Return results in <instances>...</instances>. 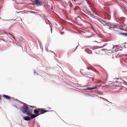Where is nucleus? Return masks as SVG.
Listing matches in <instances>:
<instances>
[{
	"mask_svg": "<svg viewBox=\"0 0 127 127\" xmlns=\"http://www.w3.org/2000/svg\"><path fill=\"white\" fill-rule=\"evenodd\" d=\"M39 112H40L39 110V108L34 110V112L36 114V115H38V116L40 115V113H39Z\"/></svg>",
	"mask_w": 127,
	"mask_h": 127,
	"instance_id": "423d86ee",
	"label": "nucleus"
},
{
	"mask_svg": "<svg viewBox=\"0 0 127 127\" xmlns=\"http://www.w3.org/2000/svg\"><path fill=\"white\" fill-rule=\"evenodd\" d=\"M97 87H98V86H95L94 87H93V88H90V89H84V90H90V89L93 90V89H95Z\"/></svg>",
	"mask_w": 127,
	"mask_h": 127,
	"instance_id": "9b49d317",
	"label": "nucleus"
},
{
	"mask_svg": "<svg viewBox=\"0 0 127 127\" xmlns=\"http://www.w3.org/2000/svg\"><path fill=\"white\" fill-rule=\"evenodd\" d=\"M87 68L88 70H89L90 69V68L89 67H87Z\"/></svg>",
	"mask_w": 127,
	"mask_h": 127,
	"instance_id": "f3484780",
	"label": "nucleus"
},
{
	"mask_svg": "<svg viewBox=\"0 0 127 127\" xmlns=\"http://www.w3.org/2000/svg\"><path fill=\"white\" fill-rule=\"evenodd\" d=\"M32 2L35 4L38 5H42V1L40 0H32Z\"/></svg>",
	"mask_w": 127,
	"mask_h": 127,
	"instance_id": "f03ea898",
	"label": "nucleus"
},
{
	"mask_svg": "<svg viewBox=\"0 0 127 127\" xmlns=\"http://www.w3.org/2000/svg\"><path fill=\"white\" fill-rule=\"evenodd\" d=\"M118 25L116 24H114V25H112V24H111L110 26L111 28H112L113 29H114L115 28H117V26Z\"/></svg>",
	"mask_w": 127,
	"mask_h": 127,
	"instance_id": "1a4fd4ad",
	"label": "nucleus"
},
{
	"mask_svg": "<svg viewBox=\"0 0 127 127\" xmlns=\"http://www.w3.org/2000/svg\"><path fill=\"white\" fill-rule=\"evenodd\" d=\"M24 120L26 121H29L31 119L30 117L27 116L24 117Z\"/></svg>",
	"mask_w": 127,
	"mask_h": 127,
	"instance_id": "6e6552de",
	"label": "nucleus"
},
{
	"mask_svg": "<svg viewBox=\"0 0 127 127\" xmlns=\"http://www.w3.org/2000/svg\"><path fill=\"white\" fill-rule=\"evenodd\" d=\"M20 109L23 113H26L29 116H31L32 114V110L29 107H27L26 108L23 106L20 108Z\"/></svg>",
	"mask_w": 127,
	"mask_h": 127,
	"instance_id": "f257e3e1",
	"label": "nucleus"
},
{
	"mask_svg": "<svg viewBox=\"0 0 127 127\" xmlns=\"http://www.w3.org/2000/svg\"><path fill=\"white\" fill-rule=\"evenodd\" d=\"M60 28H61V29L62 28L63 29V27L62 26L60 25Z\"/></svg>",
	"mask_w": 127,
	"mask_h": 127,
	"instance_id": "2eb2a0df",
	"label": "nucleus"
},
{
	"mask_svg": "<svg viewBox=\"0 0 127 127\" xmlns=\"http://www.w3.org/2000/svg\"><path fill=\"white\" fill-rule=\"evenodd\" d=\"M3 96L7 99H10V96L6 95H4Z\"/></svg>",
	"mask_w": 127,
	"mask_h": 127,
	"instance_id": "9d476101",
	"label": "nucleus"
},
{
	"mask_svg": "<svg viewBox=\"0 0 127 127\" xmlns=\"http://www.w3.org/2000/svg\"><path fill=\"white\" fill-rule=\"evenodd\" d=\"M100 82V81H98V82Z\"/></svg>",
	"mask_w": 127,
	"mask_h": 127,
	"instance_id": "6ab92c4d",
	"label": "nucleus"
},
{
	"mask_svg": "<svg viewBox=\"0 0 127 127\" xmlns=\"http://www.w3.org/2000/svg\"><path fill=\"white\" fill-rule=\"evenodd\" d=\"M30 106L31 107H32L33 108H36V107H34V106Z\"/></svg>",
	"mask_w": 127,
	"mask_h": 127,
	"instance_id": "dca6fc26",
	"label": "nucleus"
},
{
	"mask_svg": "<svg viewBox=\"0 0 127 127\" xmlns=\"http://www.w3.org/2000/svg\"><path fill=\"white\" fill-rule=\"evenodd\" d=\"M88 4L89 5H90L91 6H92L93 5V4H92V3L90 2H88Z\"/></svg>",
	"mask_w": 127,
	"mask_h": 127,
	"instance_id": "ddd939ff",
	"label": "nucleus"
},
{
	"mask_svg": "<svg viewBox=\"0 0 127 127\" xmlns=\"http://www.w3.org/2000/svg\"><path fill=\"white\" fill-rule=\"evenodd\" d=\"M120 34L121 35H123L124 36H127V33H124L123 32L120 33Z\"/></svg>",
	"mask_w": 127,
	"mask_h": 127,
	"instance_id": "f8f14e48",
	"label": "nucleus"
},
{
	"mask_svg": "<svg viewBox=\"0 0 127 127\" xmlns=\"http://www.w3.org/2000/svg\"><path fill=\"white\" fill-rule=\"evenodd\" d=\"M39 111L40 112V114H43L46 112L48 111H46L42 108H39Z\"/></svg>",
	"mask_w": 127,
	"mask_h": 127,
	"instance_id": "39448f33",
	"label": "nucleus"
},
{
	"mask_svg": "<svg viewBox=\"0 0 127 127\" xmlns=\"http://www.w3.org/2000/svg\"><path fill=\"white\" fill-rule=\"evenodd\" d=\"M125 82V83H126L125 85H127V83L126 82Z\"/></svg>",
	"mask_w": 127,
	"mask_h": 127,
	"instance_id": "a211bd4d",
	"label": "nucleus"
},
{
	"mask_svg": "<svg viewBox=\"0 0 127 127\" xmlns=\"http://www.w3.org/2000/svg\"><path fill=\"white\" fill-rule=\"evenodd\" d=\"M38 116V115H36L35 114H32L31 115V116H31V119H32L36 117H37Z\"/></svg>",
	"mask_w": 127,
	"mask_h": 127,
	"instance_id": "0eeeda50",
	"label": "nucleus"
},
{
	"mask_svg": "<svg viewBox=\"0 0 127 127\" xmlns=\"http://www.w3.org/2000/svg\"><path fill=\"white\" fill-rule=\"evenodd\" d=\"M86 12L88 14L90 15L92 17L95 16L94 15V14L93 13H92L89 10L86 9Z\"/></svg>",
	"mask_w": 127,
	"mask_h": 127,
	"instance_id": "7ed1b4c3",
	"label": "nucleus"
},
{
	"mask_svg": "<svg viewBox=\"0 0 127 127\" xmlns=\"http://www.w3.org/2000/svg\"><path fill=\"white\" fill-rule=\"evenodd\" d=\"M98 20L102 24H103L104 25H107L108 24H109L108 23L106 22L105 21H104L103 20L101 19L100 18L98 19Z\"/></svg>",
	"mask_w": 127,
	"mask_h": 127,
	"instance_id": "20e7f679",
	"label": "nucleus"
},
{
	"mask_svg": "<svg viewBox=\"0 0 127 127\" xmlns=\"http://www.w3.org/2000/svg\"><path fill=\"white\" fill-rule=\"evenodd\" d=\"M91 10H92V12L93 13H94H94H95L94 14L95 15H96V13L95 12V11H94L93 9H91Z\"/></svg>",
	"mask_w": 127,
	"mask_h": 127,
	"instance_id": "4468645a",
	"label": "nucleus"
}]
</instances>
